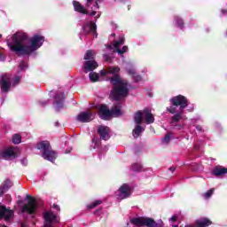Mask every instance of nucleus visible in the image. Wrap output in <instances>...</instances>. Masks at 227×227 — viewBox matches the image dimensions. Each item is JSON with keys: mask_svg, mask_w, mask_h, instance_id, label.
<instances>
[{"mask_svg": "<svg viewBox=\"0 0 227 227\" xmlns=\"http://www.w3.org/2000/svg\"><path fill=\"white\" fill-rule=\"evenodd\" d=\"M143 116H145L144 112L138 111L135 114L134 121L137 125L143 123Z\"/></svg>", "mask_w": 227, "mask_h": 227, "instance_id": "obj_24", "label": "nucleus"}, {"mask_svg": "<svg viewBox=\"0 0 227 227\" xmlns=\"http://www.w3.org/2000/svg\"><path fill=\"white\" fill-rule=\"evenodd\" d=\"M76 120L81 123H89V121L95 120V113L91 111L82 112L76 116Z\"/></svg>", "mask_w": 227, "mask_h": 227, "instance_id": "obj_13", "label": "nucleus"}, {"mask_svg": "<svg viewBox=\"0 0 227 227\" xmlns=\"http://www.w3.org/2000/svg\"><path fill=\"white\" fill-rule=\"evenodd\" d=\"M0 88L3 93H8L10 88H12V76L10 74H4L0 80Z\"/></svg>", "mask_w": 227, "mask_h": 227, "instance_id": "obj_12", "label": "nucleus"}, {"mask_svg": "<svg viewBox=\"0 0 227 227\" xmlns=\"http://www.w3.org/2000/svg\"><path fill=\"white\" fill-rule=\"evenodd\" d=\"M102 0H87V3L85 4V8L81 5L79 2H73V5L74 8V12H78L79 13H83L84 15H90V17H93L97 15V19L100 17V12H98L99 10L98 3H101Z\"/></svg>", "mask_w": 227, "mask_h": 227, "instance_id": "obj_3", "label": "nucleus"}, {"mask_svg": "<svg viewBox=\"0 0 227 227\" xmlns=\"http://www.w3.org/2000/svg\"><path fill=\"white\" fill-rule=\"evenodd\" d=\"M131 224L134 226L141 227V226H147V227H164V223L162 221H159L156 223L151 218L145 217H137L132 218L130 220Z\"/></svg>", "mask_w": 227, "mask_h": 227, "instance_id": "obj_7", "label": "nucleus"}, {"mask_svg": "<svg viewBox=\"0 0 227 227\" xmlns=\"http://www.w3.org/2000/svg\"><path fill=\"white\" fill-rule=\"evenodd\" d=\"M176 22L178 27H182V26H184V21L182 20H180L179 18H176Z\"/></svg>", "mask_w": 227, "mask_h": 227, "instance_id": "obj_37", "label": "nucleus"}, {"mask_svg": "<svg viewBox=\"0 0 227 227\" xmlns=\"http://www.w3.org/2000/svg\"><path fill=\"white\" fill-rule=\"evenodd\" d=\"M96 31L97 25L93 23V21H90V23H87L82 27V33H84V35H88V33L94 34Z\"/></svg>", "mask_w": 227, "mask_h": 227, "instance_id": "obj_19", "label": "nucleus"}, {"mask_svg": "<svg viewBox=\"0 0 227 227\" xmlns=\"http://www.w3.org/2000/svg\"><path fill=\"white\" fill-rule=\"evenodd\" d=\"M95 59V51L89 50L85 53L84 59L85 61H90V59Z\"/></svg>", "mask_w": 227, "mask_h": 227, "instance_id": "obj_28", "label": "nucleus"}, {"mask_svg": "<svg viewBox=\"0 0 227 227\" xmlns=\"http://www.w3.org/2000/svg\"><path fill=\"white\" fill-rule=\"evenodd\" d=\"M13 217V211L6 208V207L2 206L0 207V219H5V221H9Z\"/></svg>", "mask_w": 227, "mask_h": 227, "instance_id": "obj_18", "label": "nucleus"}, {"mask_svg": "<svg viewBox=\"0 0 227 227\" xmlns=\"http://www.w3.org/2000/svg\"><path fill=\"white\" fill-rule=\"evenodd\" d=\"M1 227H6V225H2Z\"/></svg>", "mask_w": 227, "mask_h": 227, "instance_id": "obj_50", "label": "nucleus"}, {"mask_svg": "<svg viewBox=\"0 0 227 227\" xmlns=\"http://www.w3.org/2000/svg\"><path fill=\"white\" fill-rule=\"evenodd\" d=\"M123 114V110H121V106L117 105L112 110L107 108V106H101L99 108V118L101 120H109L111 116L114 118H118Z\"/></svg>", "mask_w": 227, "mask_h": 227, "instance_id": "obj_6", "label": "nucleus"}, {"mask_svg": "<svg viewBox=\"0 0 227 227\" xmlns=\"http://www.w3.org/2000/svg\"><path fill=\"white\" fill-rule=\"evenodd\" d=\"M44 227H53L56 223H59V218L52 211H46L43 214Z\"/></svg>", "mask_w": 227, "mask_h": 227, "instance_id": "obj_10", "label": "nucleus"}, {"mask_svg": "<svg viewBox=\"0 0 227 227\" xmlns=\"http://www.w3.org/2000/svg\"><path fill=\"white\" fill-rule=\"evenodd\" d=\"M45 39L42 35H35L29 39L26 32H16L12 36L7 37V45L15 54L27 56L35 51H38L43 45Z\"/></svg>", "mask_w": 227, "mask_h": 227, "instance_id": "obj_1", "label": "nucleus"}, {"mask_svg": "<svg viewBox=\"0 0 227 227\" xmlns=\"http://www.w3.org/2000/svg\"><path fill=\"white\" fill-rule=\"evenodd\" d=\"M53 208H55L56 210H59V207L58 205H53Z\"/></svg>", "mask_w": 227, "mask_h": 227, "instance_id": "obj_43", "label": "nucleus"}, {"mask_svg": "<svg viewBox=\"0 0 227 227\" xmlns=\"http://www.w3.org/2000/svg\"><path fill=\"white\" fill-rule=\"evenodd\" d=\"M101 203H102V200H95L91 204L88 205L87 208H89V210H91V208H95L96 207H98V205H101Z\"/></svg>", "mask_w": 227, "mask_h": 227, "instance_id": "obj_30", "label": "nucleus"}, {"mask_svg": "<svg viewBox=\"0 0 227 227\" xmlns=\"http://www.w3.org/2000/svg\"><path fill=\"white\" fill-rule=\"evenodd\" d=\"M16 156L17 148L15 147H7L0 153V159H4L5 160H8V159H15Z\"/></svg>", "mask_w": 227, "mask_h": 227, "instance_id": "obj_14", "label": "nucleus"}, {"mask_svg": "<svg viewBox=\"0 0 227 227\" xmlns=\"http://www.w3.org/2000/svg\"><path fill=\"white\" fill-rule=\"evenodd\" d=\"M212 177L215 178H224V176H227V171H211L209 172Z\"/></svg>", "mask_w": 227, "mask_h": 227, "instance_id": "obj_25", "label": "nucleus"}, {"mask_svg": "<svg viewBox=\"0 0 227 227\" xmlns=\"http://www.w3.org/2000/svg\"><path fill=\"white\" fill-rule=\"evenodd\" d=\"M189 111H194V107L191 108Z\"/></svg>", "mask_w": 227, "mask_h": 227, "instance_id": "obj_46", "label": "nucleus"}, {"mask_svg": "<svg viewBox=\"0 0 227 227\" xmlns=\"http://www.w3.org/2000/svg\"><path fill=\"white\" fill-rule=\"evenodd\" d=\"M64 102H65V93L60 92L59 94H57L55 96V109L56 111H59L64 107Z\"/></svg>", "mask_w": 227, "mask_h": 227, "instance_id": "obj_17", "label": "nucleus"}, {"mask_svg": "<svg viewBox=\"0 0 227 227\" xmlns=\"http://www.w3.org/2000/svg\"><path fill=\"white\" fill-rule=\"evenodd\" d=\"M125 43V37L121 36L119 38V41H114V44L112 46H106V49L108 51H115V52H118V54H125L127 51H129V47L123 46L122 49H120V46L123 45Z\"/></svg>", "mask_w": 227, "mask_h": 227, "instance_id": "obj_9", "label": "nucleus"}, {"mask_svg": "<svg viewBox=\"0 0 227 227\" xmlns=\"http://www.w3.org/2000/svg\"><path fill=\"white\" fill-rule=\"evenodd\" d=\"M100 75L105 81H109L114 85L110 97L114 100H121L129 95V83L127 81L121 79L120 67H110L100 71Z\"/></svg>", "mask_w": 227, "mask_h": 227, "instance_id": "obj_2", "label": "nucleus"}, {"mask_svg": "<svg viewBox=\"0 0 227 227\" xmlns=\"http://www.w3.org/2000/svg\"><path fill=\"white\" fill-rule=\"evenodd\" d=\"M222 12H223V13H227V11H224V10H223V11H222Z\"/></svg>", "mask_w": 227, "mask_h": 227, "instance_id": "obj_45", "label": "nucleus"}, {"mask_svg": "<svg viewBox=\"0 0 227 227\" xmlns=\"http://www.w3.org/2000/svg\"><path fill=\"white\" fill-rule=\"evenodd\" d=\"M214 171H227V168H223V166L221 165H218L215 168Z\"/></svg>", "mask_w": 227, "mask_h": 227, "instance_id": "obj_34", "label": "nucleus"}, {"mask_svg": "<svg viewBox=\"0 0 227 227\" xmlns=\"http://www.w3.org/2000/svg\"><path fill=\"white\" fill-rule=\"evenodd\" d=\"M176 219H178V216H176V215H174L170 218V221H171V223H175V221H176Z\"/></svg>", "mask_w": 227, "mask_h": 227, "instance_id": "obj_40", "label": "nucleus"}, {"mask_svg": "<svg viewBox=\"0 0 227 227\" xmlns=\"http://www.w3.org/2000/svg\"><path fill=\"white\" fill-rule=\"evenodd\" d=\"M21 164H22L23 166H27V159L21 160Z\"/></svg>", "mask_w": 227, "mask_h": 227, "instance_id": "obj_41", "label": "nucleus"}, {"mask_svg": "<svg viewBox=\"0 0 227 227\" xmlns=\"http://www.w3.org/2000/svg\"><path fill=\"white\" fill-rule=\"evenodd\" d=\"M19 82H20V76L14 77L12 85L17 86V84H19Z\"/></svg>", "mask_w": 227, "mask_h": 227, "instance_id": "obj_35", "label": "nucleus"}, {"mask_svg": "<svg viewBox=\"0 0 227 227\" xmlns=\"http://www.w3.org/2000/svg\"><path fill=\"white\" fill-rule=\"evenodd\" d=\"M175 169H176V168H170V171H175Z\"/></svg>", "mask_w": 227, "mask_h": 227, "instance_id": "obj_44", "label": "nucleus"}, {"mask_svg": "<svg viewBox=\"0 0 227 227\" xmlns=\"http://www.w3.org/2000/svg\"><path fill=\"white\" fill-rule=\"evenodd\" d=\"M143 169V165L141 163H134L132 165L133 171H141Z\"/></svg>", "mask_w": 227, "mask_h": 227, "instance_id": "obj_33", "label": "nucleus"}, {"mask_svg": "<svg viewBox=\"0 0 227 227\" xmlns=\"http://www.w3.org/2000/svg\"><path fill=\"white\" fill-rule=\"evenodd\" d=\"M0 61H4V56L0 52Z\"/></svg>", "mask_w": 227, "mask_h": 227, "instance_id": "obj_42", "label": "nucleus"}, {"mask_svg": "<svg viewBox=\"0 0 227 227\" xmlns=\"http://www.w3.org/2000/svg\"><path fill=\"white\" fill-rule=\"evenodd\" d=\"M171 139V135L168 134L167 136H165V137L162 139V143L166 144V143H169V140Z\"/></svg>", "mask_w": 227, "mask_h": 227, "instance_id": "obj_36", "label": "nucleus"}, {"mask_svg": "<svg viewBox=\"0 0 227 227\" xmlns=\"http://www.w3.org/2000/svg\"><path fill=\"white\" fill-rule=\"evenodd\" d=\"M103 58H104L105 61H111V58H113V57L105 54V55L103 56Z\"/></svg>", "mask_w": 227, "mask_h": 227, "instance_id": "obj_38", "label": "nucleus"}, {"mask_svg": "<svg viewBox=\"0 0 227 227\" xmlns=\"http://www.w3.org/2000/svg\"><path fill=\"white\" fill-rule=\"evenodd\" d=\"M212 224V221L208 218H200L195 221L196 227H207Z\"/></svg>", "mask_w": 227, "mask_h": 227, "instance_id": "obj_20", "label": "nucleus"}, {"mask_svg": "<svg viewBox=\"0 0 227 227\" xmlns=\"http://www.w3.org/2000/svg\"><path fill=\"white\" fill-rule=\"evenodd\" d=\"M42 106H45V103H42Z\"/></svg>", "mask_w": 227, "mask_h": 227, "instance_id": "obj_49", "label": "nucleus"}, {"mask_svg": "<svg viewBox=\"0 0 227 227\" xmlns=\"http://www.w3.org/2000/svg\"><path fill=\"white\" fill-rule=\"evenodd\" d=\"M132 196V186L128 184H123L120 188L115 192V198L117 200H127Z\"/></svg>", "mask_w": 227, "mask_h": 227, "instance_id": "obj_8", "label": "nucleus"}, {"mask_svg": "<svg viewBox=\"0 0 227 227\" xmlns=\"http://www.w3.org/2000/svg\"><path fill=\"white\" fill-rule=\"evenodd\" d=\"M89 79L91 82H97L98 81H100V75L95 72H91L89 74Z\"/></svg>", "mask_w": 227, "mask_h": 227, "instance_id": "obj_27", "label": "nucleus"}, {"mask_svg": "<svg viewBox=\"0 0 227 227\" xmlns=\"http://www.w3.org/2000/svg\"><path fill=\"white\" fill-rule=\"evenodd\" d=\"M28 202L25 204L21 209V212H26L27 214H35L36 212V200L31 196H27Z\"/></svg>", "mask_w": 227, "mask_h": 227, "instance_id": "obj_11", "label": "nucleus"}, {"mask_svg": "<svg viewBox=\"0 0 227 227\" xmlns=\"http://www.w3.org/2000/svg\"><path fill=\"white\" fill-rule=\"evenodd\" d=\"M98 140L97 138H92V145H94L93 148H97V142Z\"/></svg>", "mask_w": 227, "mask_h": 227, "instance_id": "obj_39", "label": "nucleus"}, {"mask_svg": "<svg viewBox=\"0 0 227 227\" xmlns=\"http://www.w3.org/2000/svg\"><path fill=\"white\" fill-rule=\"evenodd\" d=\"M12 185H13L12 181H10L8 179L5 180L4 184L0 187V196L2 194H4V192H6V191H8V189H10V187H12Z\"/></svg>", "mask_w": 227, "mask_h": 227, "instance_id": "obj_22", "label": "nucleus"}, {"mask_svg": "<svg viewBox=\"0 0 227 227\" xmlns=\"http://www.w3.org/2000/svg\"><path fill=\"white\" fill-rule=\"evenodd\" d=\"M22 142V137L19 134H16L12 137L13 145H20Z\"/></svg>", "mask_w": 227, "mask_h": 227, "instance_id": "obj_29", "label": "nucleus"}, {"mask_svg": "<svg viewBox=\"0 0 227 227\" xmlns=\"http://www.w3.org/2000/svg\"><path fill=\"white\" fill-rule=\"evenodd\" d=\"M143 132H145V128L141 127L140 124H137V126L133 129V137H139V136H141Z\"/></svg>", "mask_w": 227, "mask_h": 227, "instance_id": "obj_23", "label": "nucleus"}, {"mask_svg": "<svg viewBox=\"0 0 227 227\" xmlns=\"http://www.w3.org/2000/svg\"><path fill=\"white\" fill-rule=\"evenodd\" d=\"M98 132L100 136V139L107 141L111 137V129L107 126H99Z\"/></svg>", "mask_w": 227, "mask_h": 227, "instance_id": "obj_15", "label": "nucleus"}, {"mask_svg": "<svg viewBox=\"0 0 227 227\" xmlns=\"http://www.w3.org/2000/svg\"><path fill=\"white\" fill-rule=\"evenodd\" d=\"M170 102L173 104L174 106H170V107L167 108V110L171 114H175V113H176V107H178V106L181 109V112L184 111V109H185V107L188 106L187 98H185V97H184L182 95L172 98L170 99ZM180 120H182V113L176 114L172 117L173 121H180Z\"/></svg>", "mask_w": 227, "mask_h": 227, "instance_id": "obj_4", "label": "nucleus"}, {"mask_svg": "<svg viewBox=\"0 0 227 227\" xmlns=\"http://www.w3.org/2000/svg\"><path fill=\"white\" fill-rule=\"evenodd\" d=\"M2 37H3V35L0 34V38H2Z\"/></svg>", "mask_w": 227, "mask_h": 227, "instance_id": "obj_48", "label": "nucleus"}, {"mask_svg": "<svg viewBox=\"0 0 227 227\" xmlns=\"http://www.w3.org/2000/svg\"><path fill=\"white\" fill-rule=\"evenodd\" d=\"M172 227H178V225H172Z\"/></svg>", "mask_w": 227, "mask_h": 227, "instance_id": "obj_47", "label": "nucleus"}, {"mask_svg": "<svg viewBox=\"0 0 227 227\" xmlns=\"http://www.w3.org/2000/svg\"><path fill=\"white\" fill-rule=\"evenodd\" d=\"M37 150L42 153V157L44 160H49L50 162H54L58 159V153L52 150L51 147V143L49 141H42L37 144Z\"/></svg>", "mask_w": 227, "mask_h": 227, "instance_id": "obj_5", "label": "nucleus"}, {"mask_svg": "<svg viewBox=\"0 0 227 227\" xmlns=\"http://www.w3.org/2000/svg\"><path fill=\"white\" fill-rule=\"evenodd\" d=\"M27 68V64L26 62L21 61L18 67V72H24Z\"/></svg>", "mask_w": 227, "mask_h": 227, "instance_id": "obj_31", "label": "nucleus"}, {"mask_svg": "<svg viewBox=\"0 0 227 227\" xmlns=\"http://www.w3.org/2000/svg\"><path fill=\"white\" fill-rule=\"evenodd\" d=\"M96 68H98V63L95 60H87L83 64V70L85 74H88V72H93Z\"/></svg>", "mask_w": 227, "mask_h": 227, "instance_id": "obj_16", "label": "nucleus"}, {"mask_svg": "<svg viewBox=\"0 0 227 227\" xmlns=\"http://www.w3.org/2000/svg\"><path fill=\"white\" fill-rule=\"evenodd\" d=\"M214 191H215L214 188L208 190L207 192L203 193V198H205V200H208L212 196V194H214Z\"/></svg>", "mask_w": 227, "mask_h": 227, "instance_id": "obj_32", "label": "nucleus"}, {"mask_svg": "<svg viewBox=\"0 0 227 227\" xmlns=\"http://www.w3.org/2000/svg\"><path fill=\"white\" fill-rule=\"evenodd\" d=\"M127 72L129 75H132L135 82H139L141 81V77L139 75H136V70L134 68H128Z\"/></svg>", "mask_w": 227, "mask_h": 227, "instance_id": "obj_26", "label": "nucleus"}, {"mask_svg": "<svg viewBox=\"0 0 227 227\" xmlns=\"http://www.w3.org/2000/svg\"><path fill=\"white\" fill-rule=\"evenodd\" d=\"M144 116L145 118V121L147 124L153 123V121H155V118H153V114H152V112L148 109L144 110Z\"/></svg>", "mask_w": 227, "mask_h": 227, "instance_id": "obj_21", "label": "nucleus"}]
</instances>
